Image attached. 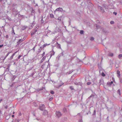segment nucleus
Returning a JSON list of instances; mask_svg holds the SVG:
<instances>
[{
	"label": "nucleus",
	"mask_w": 122,
	"mask_h": 122,
	"mask_svg": "<svg viewBox=\"0 0 122 122\" xmlns=\"http://www.w3.org/2000/svg\"><path fill=\"white\" fill-rule=\"evenodd\" d=\"M73 71L72 70L70 71H69V72H67L66 73V74H70Z\"/></svg>",
	"instance_id": "obj_17"
},
{
	"label": "nucleus",
	"mask_w": 122,
	"mask_h": 122,
	"mask_svg": "<svg viewBox=\"0 0 122 122\" xmlns=\"http://www.w3.org/2000/svg\"><path fill=\"white\" fill-rule=\"evenodd\" d=\"M105 4H104V5H103V8H105Z\"/></svg>",
	"instance_id": "obj_58"
},
{
	"label": "nucleus",
	"mask_w": 122,
	"mask_h": 122,
	"mask_svg": "<svg viewBox=\"0 0 122 122\" xmlns=\"http://www.w3.org/2000/svg\"><path fill=\"white\" fill-rule=\"evenodd\" d=\"M35 24V20H34L32 23V25L31 26L32 27Z\"/></svg>",
	"instance_id": "obj_19"
},
{
	"label": "nucleus",
	"mask_w": 122,
	"mask_h": 122,
	"mask_svg": "<svg viewBox=\"0 0 122 122\" xmlns=\"http://www.w3.org/2000/svg\"><path fill=\"white\" fill-rule=\"evenodd\" d=\"M56 117L58 118H59L62 115L61 112L58 111H56Z\"/></svg>",
	"instance_id": "obj_2"
},
{
	"label": "nucleus",
	"mask_w": 122,
	"mask_h": 122,
	"mask_svg": "<svg viewBox=\"0 0 122 122\" xmlns=\"http://www.w3.org/2000/svg\"><path fill=\"white\" fill-rule=\"evenodd\" d=\"M3 100L2 99H1L0 100V103L1 102V101H3Z\"/></svg>",
	"instance_id": "obj_61"
},
{
	"label": "nucleus",
	"mask_w": 122,
	"mask_h": 122,
	"mask_svg": "<svg viewBox=\"0 0 122 122\" xmlns=\"http://www.w3.org/2000/svg\"><path fill=\"white\" fill-rule=\"evenodd\" d=\"M91 83V82H87L86 83L87 85H90Z\"/></svg>",
	"instance_id": "obj_35"
},
{
	"label": "nucleus",
	"mask_w": 122,
	"mask_h": 122,
	"mask_svg": "<svg viewBox=\"0 0 122 122\" xmlns=\"http://www.w3.org/2000/svg\"><path fill=\"white\" fill-rule=\"evenodd\" d=\"M16 76H13V77L12 79V80L13 81L14 80L15 78L16 77Z\"/></svg>",
	"instance_id": "obj_22"
},
{
	"label": "nucleus",
	"mask_w": 122,
	"mask_h": 122,
	"mask_svg": "<svg viewBox=\"0 0 122 122\" xmlns=\"http://www.w3.org/2000/svg\"><path fill=\"white\" fill-rule=\"evenodd\" d=\"M102 76L104 77L105 76V75L104 72H102Z\"/></svg>",
	"instance_id": "obj_33"
},
{
	"label": "nucleus",
	"mask_w": 122,
	"mask_h": 122,
	"mask_svg": "<svg viewBox=\"0 0 122 122\" xmlns=\"http://www.w3.org/2000/svg\"><path fill=\"white\" fill-rule=\"evenodd\" d=\"M75 84L76 85H80L81 84L80 83L77 82H75Z\"/></svg>",
	"instance_id": "obj_23"
},
{
	"label": "nucleus",
	"mask_w": 122,
	"mask_h": 122,
	"mask_svg": "<svg viewBox=\"0 0 122 122\" xmlns=\"http://www.w3.org/2000/svg\"><path fill=\"white\" fill-rule=\"evenodd\" d=\"M53 99V97H51L49 99V100L51 101Z\"/></svg>",
	"instance_id": "obj_49"
},
{
	"label": "nucleus",
	"mask_w": 122,
	"mask_h": 122,
	"mask_svg": "<svg viewBox=\"0 0 122 122\" xmlns=\"http://www.w3.org/2000/svg\"><path fill=\"white\" fill-rule=\"evenodd\" d=\"M37 31V29H34V30L33 31V32L31 33V36L34 35Z\"/></svg>",
	"instance_id": "obj_10"
},
{
	"label": "nucleus",
	"mask_w": 122,
	"mask_h": 122,
	"mask_svg": "<svg viewBox=\"0 0 122 122\" xmlns=\"http://www.w3.org/2000/svg\"><path fill=\"white\" fill-rule=\"evenodd\" d=\"M17 51H16L12 54V55L10 57V59H12L13 58L15 54L16 53H17Z\"/></svg>",
	"instance_id": "obj_11"
},
{
	"label": "nucleus",
	"mask_w": 122,
	"mask_h": 122,
	"mask_svg": "<svg viewBox=\"0 0 122 122\" xmlns=\"http://www.w3.org/2000/svg\"><path fill=\"white\" fill-rule=\"evenodd\" d=\"M57 48H58L59 49H61V46L60 44H58L57 45Z\"/></svg>",
	"instance_id": "obj_26"
},
{
	"label": "nucleus",
	"mask_w": 122,
	"mask_h": 122,
	"mask_svg": "<svg viewBox=\"0 0 122 122\" xmlns=\"http://www.w3.org/2000/svg\"><path fill=\"white\" fill-rule=\"evenodd\" d=\"M21 120V119H16L14 120V122H19Z\"/></svg>",
	"instance_id": "obj_20"
},
{
	"label": "nucleus",
	"mask_w": 122,
	"mask_h": 122,
	"mask_svg": "<svg viewBox=\"0 0 122 122\" xmlns=\"http://www.w3.org/2000/svg\"><path fill=\"white\" fill-rule=\"evenodd\" d=\"M96 113V110H94V112L93 114V115H95Z\"/></svg>",
	"instance_id": "obj_38"
},
{
	"label": "nucleus",
	"mask_w": 122,
	"mask_h": 122,
	"mask_svg": "<svg viewBox=\"0 0 122 122\" xmlns=\"http://www.w3.org/2000/svg\"><path fill=\"white\" fill-rule=\"evenodd\" d=\"M4 56H2L1 57H0V60H3V59H4Z\"/></svg>",
	"instance_id": "obj_40"
},
{
	"label": "nucleus",
	"mask_w": 122,
	"mask_h": 122,
	"mask_svg": "<svg viewBox=\"0 0 122 122\" xmlns=\"http://www.w3.org/2000/svg\"><path fill=\"white\" fill-rule=\"evenodd\" d=\"M117 93L119 94L120 95H121L120 90V89H118L117 91Z\"/></svg>",
	"instance_id": "obj_25"
},
{
	"label": "nucleus",
	"mask_w": 122,
	"mask_h": 122,
	"mask_svg": "<svg viewBox=\"0 0 122 122\" xmlns=\"http://www.w3.org/2000/svg\"><path fill=\"white\" fill-rule=\"evenodd\" d=\"M63 84H64V83H62V84H61V85H59V87H60V86H62V85H63Z\"/></svg>",
	"instance_id": "obj_56"
},
{
	"label": "nucleus",
	"mask_w": 122,
	"mask_h": 122,
	"mask_svg": "<svg viewBox=\"0 0 122 122\" xmlns=\"http://www.w3.org/2000/svg\"><path fill=\"white\" fill-rule=\"evenodd\" d=\"M50 93L52 94H53L54 93V92L53 91H51L50 92Z\"/></svg>",
	"instance_id": "obj_41"
},
{
	"label": "nucleus",
	"mask_w": 122,
	"mask_h": 122,
	"mask_svg": "<svg viewBox=\"0 0 122 122\" xmlns=\"http://www.w3.org/2000/svg\"><path fill=\"white\" fill-rule=\"evenodd\" d=\"M113 83V82L112 81L110 82H107V84H109L110 85H111Z\"/></svg>",
	"instance_id": "obj_30"
},
{
	"label": "nucleus",
	"mask_w": 122,
	"mask_h": 122,
	"mask_svg": "<svg viewBox=\"0 0 122 122\" xmlns=\"http://www.w3.org/2000/svg\"><path fill=\"white\" fill-rule=\"evenodd\" d=\"M98 8L99 9H100V10L101 12L103 13H104L105 12V10H104L103 8V7H101L100 6H98Z\"/></svg>",
	"instance_id": "obj_4"
},
{
	"label": "nucleus",
	"mask_w": 122,
	"mask_h": 122,
	"mask_svg": "<svg viewBox=\"0 0 122 122\" xmlns=\"http://www.w3.org/2000/svg\"><path fill=\"white\" fill-rule=\"evenodd\" d=\"M36 46H37V45H35L34 46V48H35V47H36Z\"/></svg>",
	"instance_id": "obj_64"
},
{
	"label": "nucleus",
	"mask_w": 122,
	"mask_h": 122,
	"mask_svg": "<svg viewBox=\"0 0 122 122\" xmlns=\"http://www.w3.org/2000/svg\"><path fill=\"white\" fill-rule=\"evenodd\" d=\"M50 44H45L42 46V48H44L46 46H48L50 45Z\"/></svg>",
	"instance_id": "obj_18"
},
{
	"label": "nucleus",
	"mask_w": 122,
	"mask_h": 122,
	"mask_svg": "<svg viewBox=\"0 0 122 122\" xmlns=\"http://www.w3.org/2000/svg\"><path fill=\"white\" fill-rule=\"evenodd\" d=\"M22 115L21 113L20 112H19V116H21Z\"/></svg>",
	"instance_id": "obj_44"
},
{
	"label": "nucleus",
	"mask_w": 122,
	"mask_h": 122,
	"mask_svg": "<svg viewBox=\"0 0 122 122\" xmlns=\"http://www.w3.org/2000/svg\"><path fill=\"white\" fill-rule=\"evenodd\" d=\"M22 56L21 55H19L18 57V59H20V58Z\"/></svg>",
	"instance_id": "obj_48"
},
{
	"label": "nucleus",
	"mask_w": 122,
	"mask_h": 122,
	"mask_svg": "<svg viewBox=\"0 0 122 122\" xmlns=\"http://www.w3.org/2000/svg\"><path fill=\"white\" fill-rule=\"evenodd\" d=\"M63 111L64 112H66V109L65 108H64L63 109Z\"/></svg>",
	"instance_id": "obj_34"
},
{
	"label": "nucleus",
	"mask_w": 122,
	"mask_h": 122,
	"mask_svg": "<svg viewBox=\"0 0 122 122\" xmlns=\"http://www.w3.org/2000/svg\"><path fill=\"white\" fill-rule=\"evenodd\" d=\"M110 23L111 24H114V22L113 21H111L110 22Z\"/></svg>",
	"instance_id": "obj_37"
},
{
	"label": "nucleus",
	"mask_w": 122,
	"mask_h": 122,
	"mask_svg": "<svg viewBox=\"0 0 122 122\" xmlns=\"http://www.w3.org/2000/svg\"><path fill=\"white\" fill-rule=\"evenodd\" d=\"M12 29H13V30H12L13 32H12V34L13 33V34H14V35H15V33L14 32V30L13 28Z\"/></svg>",
	"instance_id": "obj_46"
},
{
	"label": "nucleus",
	"mask_w": 122,
	"mask_h": 122,
	"mask_svg": "<svg viewBox=\"0 0 122 122\" xmlns=\"http://www.w3.org/2000/svg\"><path fill=\"white\" fill-rule=\"evenodd\" d=\"M112 80L114 82V81H115V79L113 77H112Z\"/></svg>",
	"instance_id": "obj_57"
},
{
	"label": "nucleus",
	"mask_w": 122,
	"mask_h": 122,
	"mask_svg": "<svg viewBox=\"0 0 122 122\" xmlns=\"http://www.w3.org/2000/svg\"><path fill=\"white\" fill-rule=\"evenodd\" d=\"M45 108V105L43 104H41L39 105L38 109L41 111H43Z\"/></svg>",
	"instance_id": "obj_1"
},
{
	"label": "nucleus",
	"mask_w": 122,
	"mask_h": 122,
	"mask_svg": "<svg viewBox=\"0 0 122 122\" xmlns=\"http://www.w3.org/2000/svg\"><path fill=\"white\" fill-rule=\"evenodd\" d=\"M27 27V26H24L23 27L24 28L23 29V30H24Z\"/></svg>",
	"instance_id": "obj_47"
},
{
	"label": "nucleus",
	"mask_w": 122,
	"mask_h": 122,
	"mask_svg": "<svg viewBox=\"0 0 122 122\" xmlns=\"http://www.w3.org/2000/svg\"><path fill=\"white\" fill-rule=\"evenodd\" d=\"M50 17L51 18H53L54 17V15H53L52 14H50Z\"/></svg>",
	"instance_id": "obj_31"
},
{
	"label": "nucleus",
	"mask_w": 122,
	"mask_h": 122,
	"mask_svg": "<svg viewBox=\"0 0 122 122\" xmlns=\"http://www.w3.org/2000/svg\"><path fill=\"white\" fill-rule=\"evenodd\" d=\"M94 38L93 37H92L90 38V40L91 41H93L94 40Z\"/></svg>",
	"instance_id": "obj_43"
},
{
	"label": "nucleus",
	"mask_w": 122,
	"mask_h": 122,
	"mask_svg": "<svg viewBox=\"0 0 122 122\" xmlns=\"http://www.w3.org/2000/svg\"><path fill=\"white\" fill-rule=\"evenodd\" d=\"M56 11H60V12H62V11H63L64 12H65V10H63L62 9L61 7H59L58 8H57L56 10Z\"/></svg>",
	"instance_id": "obj_5"
},
{
	"label": "nucleus",
	"mask_w": 122,
	"mask_h": 122,
	"mask_svg": "<svg viewBox=\"0 0 122 122\" xmlns=\"http://www.w3.org/2000/svg\"><path fill=\"white\" fill-rule=\"evenodd\" d=\"M41 50L42 49L41 48L39 49L38 50V51H37V52H38V54L40 53L41 51Z\"/></svg>",
	"instance_id": "obj_24"
},
{
	"label": "nucleus",
	"mask_w": 122,
	"mask_h": 122,
	"mask_svg": "<svg viewBox=\"0 0 122 122\" xmlns=\"http://www.w3.org/2000/svg\"><path fill=\"white\" fill-rule=\"evenodd\" d=\"M35 48L33 47V48L32 49V50H34V52L35 51Z\"/></svg>",
	"instance_id": "obj_60"
},
{
	"label": "nucleus",
	"mask_w": 122,
	"mask_h": 122,
	"mask_svg": "<svg viewBox=\"0 0 122 122\" xmlns=\"http://www.w3.org/2000/svg\"><path fill=\"white\" fill-rule=\"evenodd\" d=\"M79 122H83L82 119H79Z\"/></svg>",
	"instance_id": "obj_45"
},
{
	"label": "nucleus",
	"mask_w": 122,
	"mask_h": 122,
	"mask_svg": "<svg viewBox=\"0 0 122 122\" xmlns=\"http://www.w3.org/2000/svg\"><path fill=\"white\" fill-rule=\"evenodd\" d=\"M44 89L45 90V87H42V88L40 89V91H42Z\"/></svg>",
	"instance_id": "obj_29"
},
{
	"label": "nucleus",
	"mask_w": 122,
	"mask_h": 122,
	"mask_svg": "<svg viewBox=\"0 0 122 122\" xmlns=\"http://www.w3.org/2000/svg\"><path fill=\"white\" fill-rule=\"evenodd\" d=\"M117 74L118 75H117V76L119 77H120V71L119 70H117Z\"/></svg>",
	"instance_id": "obj_15"
},
{
	"label": "nucleus",
	"mask_w": 122,
	"mask_h": 122,
	"mask_svg": "<svg viewBox=\"0 0 122 122\" xmlns=\"http://www.w3.org/2000/svg\"><path fill=\"white\" fill-rule=\"evenodd\" d=\"M5 37L6 38H8L9 37L8 35H6Z\"/></svg>",
	"instance_id": "obj_54"
},
{
	"label": "nucleus",
	"mask_w": 122,
	"mask_h": 122,
	"mask_svg": "<svg viewBox=\"0 0 122 122\" xmlns=\"http://www.w3.org/2000/svg\"><path fill=\"white\" fill-rule=\"evenodd\" d=\"M58 20L61 21V17H58Z\"/></svg>",
	"instance_id": "obj_52"
},
{
	"label": "nucleus",
	"mask_w": 122,
	"mask_h": 122,
	"mask_svg": "<svg viewBox=\"0 0 122 122\" xmlns=\"http://www.w3.org/2000/svg\"><path fill=\"white\" fill-rule=\"evenodd\" d=\"M104 83V81L103 79H101L99 80V85H101V84H103Z\"/></svg>",
	"instance_id": "obj_6"
},
{
	"label": "nucleus",
	"mask_w": 122,
	"mask_h": 122,
	"mask_svg": "<svg viewBox=\"0 0 122 122\" xmlns=\"http://www.w3.org/2000/svg\"><path fill=\"white\" fill-rule=\"evenodd\" d=\"M9 70V67L7 68L6 69H5V71H8Z\"/></svg>",
	"instance_id": "obj_39"
},
{
	"label": "nucleus",
	"mask_w": 122,
	"mask_h": 122,
	"mask_svg": "<svg viewBox=\"0 0 122 122\" xmlns=\"http://www.w3.org/2000/svg\"><path fill=\"white\" fill-rule=\"evenodd\" d=\"M47 62V61H46L42 65V67H44V66L46 65V64Z\"/></svg>",
	"instance_id": "obj_36"
},
{
	"label": "nucleus",
	"mask_w": 122,
	"mask_h": 122,
	"mask_svg": "<svg viewBox=\"0 0 122 122\" xmlns=\"http://www.w3.org/2000/svg\"><path fill=\"white\" fill-rule=\"evenodd\" d=\"M8 108V106L7 105H6L5 106V108L6 109H7Z\"/></svg>",
	"instance_id": "obj_51"
},
{
	"label": "nucleus",
	"mask_w": 122,
	"mask_h": 122,
	"mask_svg": "<svg viewBox=\"0 0 122 122\" xmlns=\"http://www.w3.org/2000/svg\"><path fill=\"white\" fill-rule=\"evenodd\" d=\"M23 41V40H22V39L19 40L18 41L17 43V46L18 45H19L21 42Z\"/></svg>",
	"instance_id": "obj_7"
},
{
	"label": "nucleus",
	"mask_w": 122,
	"mask_h": 122,
	"mask_svg": "<svg viewBox=\"0 0 122 122\" xmlns=\"http://www.w3.org/2000/svg\"><path fill=\"white\" fill-rule=\"evenodd\" d=\"M35 19H36L35 16V15H34V20H35Z\"/></svg>",
	"instance_id": "obj_62"
},
{
	"label": "nucleus",
	"mask_w": 122,
	"mask_h": 122,
	"mask_svg": "<svg viewBox=\"0 0 122 122\" xmlns=\"http://www.w3.org/2000/svg\"><path fill=\"white\" fill-rule=\"evenodd\" d=\"M33 68V67H32L31 68H30V69H28V70L29 71H30V70H31Z\"/></svg>",
	"instance_id": "obj_59"
},
{
	"label": "nucleus",
	"mask_w": 122,
	"mask_h": 122,
	"mask_svg": "<svg viewBox=\"0 0 122 122\" xmlns=\"http://www.w3.org/2000/svg\"><path fill=\"white\" fill-rule=\"evenodd\" d=\"M95 95V93H93L92 94H91V95L90 96V97H93Z\"/></svg>",
	"instance_id": "obj_42"
},
{
	"label": "nucleus",
	"mask_w": 122,
	"mask_h": 122,
	"mask_svg": "<svg viewBox=\"0 0 122 122\" xmlns=\"http://www.w3.org/2000/svg\"><path fill=\"white\" fill-rule=\"evenodd\" d=\"M6 18L9 20H11V18L8 16H7Z\"/></svg>",
	"instance_id": "obj_28"
},
{
	"label": "nucleus",
	"mask_w": 122,
	"mask_h": 122,
	"mask_svg": "<svg viewBox=\"0 0 122 122\" xmlns=\"http://www.w3.org/2000/svg\"><path fill=\"white\" fill-rule=\"evenodd\" d=\"M3 46V44L0 45V48L2 47Z\"/></svg>",
	"instance_id": "obj_55"
},
{
	"label": "nucleus",
	"mask_w": 122,
	"mask_h": 122,
	"mask_svg": "<svg viewBox=\"0 0 122 122\" xmlns=\"http://www.w3.org/2000/svg\"><path fill=\"white\" fill-rule=\"evenodd\" d=\"M96 25L97 28L98 29H101L102 28V27L100 26L99 25H98L97 24H96L95 25Z\"/></svg>",
	"instance_id": "obj_14"
},
{
	"label": "nucleus",
	"mask_w": 122,
	"mask_h": 122,
	"mask_svg": "<svg viewBox=\"0 0 122 122\" xmlns=\"http://www.w3.org/2000/svg\"><path fill=\"white\" fill-rule=\"evenodd\" d=\"M113 14L115 15H116L117 14V13L116 12H113Z\"/></svg>",
	"instance_id": "obj_53"
},
{
	"label": "nucleus",
	"mask_w": 122,
	"mask_h": 122,
	"mask_svg": "<svg viewBox=\"0 0 122 122\" xmlns=\"http://www.w3.org/2000/svg\"><path fill=\"white\" fill-rule=\"evenodd\" d=\"M121 57H122V54H120L118 56V57L119 59H120Z\"/></svg>",
	"instance_id": "obj_21"
},
{
	"label": "nucleus",
	"mask_w": 122,
	"mask_h": 122,
	"mask_svg": "<svg viewBox=\"0 0 122 122\" xmlns=\"http://www.w3.org/2000/svg\"><path fill=\"white\" fill-rule=\"evenodd\" d=\"M45 52H44L42 54V57H43V56H44L45 54Z\"/></svg>",
	"instance_id": "obj_50"
},
{
	"label": "nucleus",
	"mask_w": 122,
	"mask_h": 122,
	"mask_svg": "<svg viewBox=\"0 0 122 122\" xmlns=\"http://www.w3.org/2000/svg\"><path fill=\"white\" fill-rule=\"evenodd\" d=\"M51 54L50 56V58L52 56L54 55L55 53V52L53 51V49H52V50L50 51Z\"/></svg>",
	"instance_id": "obj_8"
},
{
	"label": "nucleus",
	"mask_w": 122,
	"mask_h": 122,
	"mask_svg": "<svg viewBox=\"0 0 122 122\" xmlns=\"http://www.w3.org/2000/svg\"><path fill=\"white\" fill-rule=\"evenodd\" d=\"M12 117H14V115H12Z\"/></svg>",
	"instance_id": "obj_63"
},
{
	"label": "nucleus",
	"mask_w": 122,
	"mask_h": 122,
	"mask_svg": "<svg viewBox=\"0 0 122 122\" xmlns=\"http://www.w3.org/2000/svg\"><path fill=\"white\" fill-rule=\"evenodd\" d=\"M84 31L83 30H80V33L81 34H84Z\"/></svg>",
	"instance_id": "obj_27"
},
{
	"label": "nucleus",
	"mask_w": 122,
	"mask_h": 122,
	"mask_svg": "<svg viewBox=\"0 0 122 122\" xmlns=\"http://www.w3.org/2000/svg\"><path fill=\"white\" fill-rule=\"evenodd\" d=\"M48 113V111L46 110H44V112L43 114V115H47Z\"/></svg>",
	"instance_id": "obj_9"
},
{
	"label": "nucleus",
	"mask_w": 122,
	"mask_h": 122,
	"mask_svg": "<svg viewBox=\"0 0 122 122\" xmlns=\"http://www.w3.org/2000/svg\"><path fill=\"white\" fill-rule=\"evenodd\" d=\"M46 58V57L45 56H44L43 58L41 60V61L40 62V63H42L44 61V60Z\"/></svg>",
	"instance_id": "obj_13"
},
{
	"label": "nucleus",
	"mask_w": 122,
	"mask_h": 122,
	"mask_svg": "<svg viewBox=\"0 0 122 122\" xmlns=\"http://www.w3.org/2000/svg\"><path fill=\"white\" fill-rule=\"evenodd\" d=\"M11 53V52L10 51L6 55V56H5V57H4V59H3V61H4V60H5V59L6 58L7 56L9 55L10 53Z\"/></svg>",
	"instance_id": "obj_12"
},
{
	"label": "nucleus",
	"mask_w": 122,
	"mask_h": 122,
	"mask_svg": "<svg viewBox=\"0 0 122 122\" xmlns=\"http://www.w3.org/2000/svg\"><path fill=\"white\" fill-rule=\"evenodd\" d=\"M113 56V54L112 53H110L108 54V56H110L112 57Z\"/></svg>",
	"instance_id": "obj_16"
},
{
	"label": "nucleus",
	"mask_w": 122,
	"mask_h": 122,
	"mask_svg": "<svg viewBox=\"0 0 122 122\" xmlns=\"http://www.w3.org/2000/svg\"><path fill=\"white\" fill-rule=\"evenodd\" d=\"M69 88L71 89L72 90H73L74 89L73 88V87L72 86H70Z\"/></svg>",
	"instance_id": "obj_32"
},
{
	"label": "nucleus",
	"mask_w": 122,
	"mask_h": 122,
	"mask_svg": "<svg viewBox=\"0 0 122 122\" xmlns=\"http://www.w3.org/2000/svg\"><path fill=\"white\" fill-rule=\"evenodd\" d=\"M63 55V52H62L59 54L58 56L56 57V60L57 61L59 60L61 57Z\"/></svg>",
	"instance_id": "obj_3"
}]
</instances>
